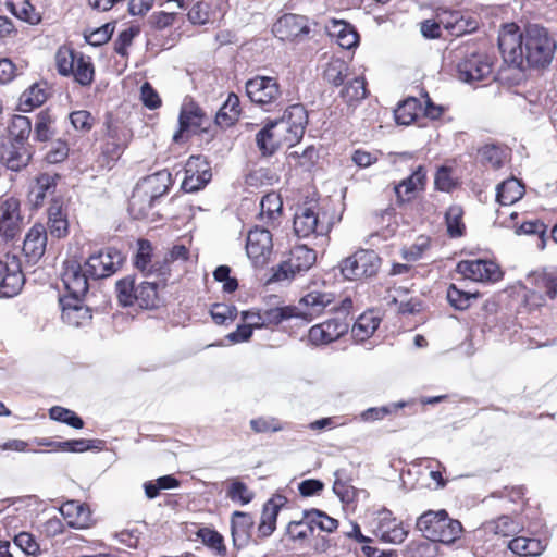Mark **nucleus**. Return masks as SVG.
I'll use <instances>...</instances> for the list:
<instances>
[{
	"label": "nucleus",
	"instance_id": "nucleus-21",
	"mask_svg": "<svg viewBox=\"0 0 557 557\" xmlns=\"http://www.w3.org/2000/svg\"><path fill=\"white\" fill-rule=\"evenodd\" d=\"M33 152L28 145L15 140H8L0 148V161L11 171H20L25 168Z\"/></svg>",
	"mask_w": 557,
	"mask_h": 557
},
{
	"label": "nucleus",
	"instance_id": "nucleus-22",
	"mask_svg": "<svg viewBox=\"0 0 557 557\" xmlns=\"http://www.w3.org/2000/svg\"><path fill=\"white\" fill-rule=\"evenodd\" d=\"M81 299L82 297L60 298L62 320L64 323L74 327L83 326L91 319L89 308L84 306Z\"/></svg>",
	"mask_w": 557,
	"mask_h": 557
},
{
	"label": "nucleus",
	"instance_id": "nucleus-8",
	"mask_svg": "<svg viewBox=\"0 0 557 557\" xmlns=\"http://www.w3.org/2000/svg\"><path fill=\"white\" fill-rule=\"evenodd\" d=\"M332 222L325 213H320L313 207L299 208L294 216V231L299 238H307L314 235L323 243L327 242V234L331 232Z\"/></svg>",
	"mask_w": 557,
	"mask_h": 557
},
{
	"label": "nucleus",
	"instance_id": "nucleus-26",
	"mask_svg": "<svg viewBox=\"0 0 557 557\" xmlns=\"http://www.w3.org/2000/svg\"><path fill=\"white\" fill-rule=\"evenodd\" d=\"M157 200L137 184L128 200V212L137 220L149 219L154 214L153 207Z\"/></svg>",
	"mask_w": 557,
	"mask_h": 557
},
{
	"label": "nucleus",
	"instance_id": "nucleus-48",
	"mask_svg": "<svg viewBox=\"0 0 557 557\" xmlns=\"http://www.w3.org/2000/svg\"><path fill=\"white\" fill-rule=\"evenodd\" d=\"M8 8L13 15L22 21L33 25L40 22V15L27 0H12L8 3Z\"/></svg>",
	"mask_w": 557,
	"mask_h": 557
},
{
	"label": "nucleus",
	"instance_id": "nucleus-11",
	"mask_svg": "<svg viewBox=\"0 0 557 557\" xmlns=\"http://www.w3.org/2000/svg\"><path fill=\"white\" fill-rule=\"evenodd\" d=\"M123 262L122 253L114 248H107L91 253L85 261L86 272L94 280L114 274Z\"/></svg>",
	"mask_w": 557,
	"mask_h": 557
},
{
	"label": "nucleus",
	"instance_id": "nucleus-37",
	"mask_svg": "<svg viewBox=\"0 0 557 557\" xmlns=\"http://www.w3.org/2000/svg\"><path fill=\"white\" fill-rule=\"evenodd\" d=\"M368 95L367 83L363 77H355L348 81L339 92L341 98L349 107H355Z\"/></svg>",
	"mask_w": 557,
	"mask_h": 557
},
{
	"label": "nucleus",
	"instance_id": "nucleus-9",
	"mask_svg": "<svg viewBox=\"0 0 557 557\" xmlns=\"http://www.w3.org/2000/svg\"><path fill=\"white\" fill-rule=\"evenodd\" d=\"M381 268L380 256L371 249H359L339 263L342 275L346 280L372 277Z\"/></svg>",
	"mask_w": 557,
	"mask_h": 557
},
{
	"label": "nucleus",
	"instance_id": "nucleus-10",
	"mask_svg": "<svg viewBox=\"0 0 557 557\" xmlns=\"http://www.w3.org/2000/svg\"><path fill=\"white\" fill-rule=\"evenodd\" d=\"M317 260V253L306 245H299L290 250L288 260L281 263L273 273L271 281L282 282L293 278L296 273L309 270Z\"/></svg>",
	"mask_w": 557,
	"mask_h": 557
},
{
	"label": "nucleus",
	"instance_id": "nucleus-33",
	"mask_svg": "<svg viewBox=\"0 0 557 557\" xmlns=\"http://www.w3.org/2000/svg\"><path fill=\"white\" fill-rule=\"evenodd\" d=\"M58 174L41 173L36 178V184L32 188L29 198L35 206L42 205L48 195H53L57 188Z\"/></svg>",
	"mask_w": 557,
	"mask_h": 557
},
{
	"label": "nucleus",
	"instance_id": "nucleus-57",
	"mask_svg": "<svg viewBox=\"0 0 557 557\" xmlns=\"http://www.w3.org/2000/svg\"><path fill=\"white\" fill-rule=\"evenodd\" d=\"M226 496L233 503L247 505L252 500L253 493L249 491L248 486L244 482L239 480H233L226 490Z\"/></svg>",
	"mask_w": 557,
	"mask_h": 557
},
{
	"label": "nucleus",
	"instance_id": "nucleus-31",
	"mask_svg": "<svg viewBox=\"0 0 557 557\" xmlns=\"http://www.w3.org/2000/svg\"><path fill=\"white\" fill-rule=\"evenodd\" d=\"M143 189L159 199L161 196L168 193L172 185L171 173L166 170L158 171L151 175L146 176L139 183H137Z\"/></svg>",
	"mask_w": 557,
	"mask_h": 557
},
{
	"label": "nucleus",
	"instance_id": "nucleus-1",
	"mask_svg": "<svg viewBox=\"0 0 557 557\" xmlns=\"http://www.w3.org/2000/svg\"><path fill=\"white\" fill-rule=\"evenodd\" d=\"M308 124V113L300 104L287 107L281 119L270 121L256 135V143L264 156L273 154L281 146L293 147L305 134Z\"/></svg>",
	"mask_w": 557,
	"mask_h": 557
},
{
	"label": "nucleus",
	"instance_id": "nucleus-44",
	"mask_svg": "<svg viewBox=\"0 0 557 557\" xmlns=\"http://www.w3.org/2000/svg\"><path fill=\"white\" fill-rule=\"evenodd\" d=\"M136 300L141 308H154L158 304V284L156 282H146L137 284L136 286Z\"/></svg>",
	"mask_w": 557,
	"mask_h": 557
},
{
	"label": "nucleus",
	"instance_id": "nucleus-46",
	"mask_svg": "<svg viewBox=\"0 0 557 557\" xmlns=\"http://www.w3.org/2000/svg\"><path fill=\"white\" fill-rule=\"evenodd\" d=\"M304 518L309 521L312 527V531L314 528H318L321 531L331 533L338 527V521L336 519L319 509L304 510Z\"/></svg>",
	"mask_w": 557,
	"mask_h": 557
},
{
	"label": "nucleus",
	"instance_id": "nucleus-43",
	"mask_svg": "<svg viewBox=\"0 0 557 557\" xmlns=\"http://www.w3.org/2000/svg\"><path fill=\"white\" fill-rule=\"evenodd\" d=\"M348 64L344 60L335 58L326 63L323 76L327 83L338 87L344 84L345 78L348 75Z\"/></svg>",
	"mask_w": 557,
	"mask_h": 557
},
{
	"label": "nucleus",
	"instance_id": "nucleus-36",
	"mask_svg": "<svg viewBox=\"0 0 557 557\" xmlns=\"http://www.w3.org/2000/svg\"><path fill=\"white\" fill-rule=\"evenodd\" d=\"M524 195V186L515 178H508L497 186L496 198L503 206H509L520 200Z\"/></svg>",
	"mask_w": 557,
	"mask_h": 557
},
{
	"label": "nucleus",
	"instance_id": "nucleus-34",
	"mask_svg": "<svg viewBox=\"0 0 557 557\" xmlns=\"http://www.w3.org/2000/svg\"><path fill=\"white\" fill-rule=\"evenodd\" d=\"M546 541L534 537L518 536L509 541L508 548L520 556H539L546 548Z\"/></svg>",
	"mask_w": 557,
	"mask_h": 557
},
{
	"label": "nucleus",
	"instance_id": "nucleus-51",
	"mask_svg": "<svg viewBox=\"0 0 557 557\" xmlns=\"http://www.w3.org/2000/svg\"><path fill=\"white\" fill-rule=\"evenodd\" d=\"M196 534L201 540L202 544L216 555L224 556L226 554L224 539L218 531L210 528H200Z\"/></svg>",
	"mask_w": 557,
	"mask_h": 557
},
{
	"label": "nucleus",
	"instance_id": "nucleus-20",
	"mask_svg": "<svg viewBox=\"0 0 557 557\" xmlns=\"http://www.w3.org/2000/svg\"><path fill=\"white\" fill-rule=\"evenodd\" d=\"M348 329L349 323L345 319L333 318L313 325L308 337L313 345H326L346 334Z\"/></svg>",
	"mask_w": 557,
	"mask_h": 557
},
{
	"label": "nucleus",
	"instance_id": "nucleus-3",
	"mask_svg": "<svg viewBox=\"0 0 557 557\" xmlns=\"http://www.w3.org/2000/svg\"><path fill=\"white\" fill-rule=\"evenodd\" d=\"M523 57L534 69H545L554 60L557 40L556 35L539 25H529L523 38Z\"/></svg>",
	"mask_w": 557,
	"mask_h": 557
},
{
	"label": "nucleus",
	"instance_id": "nucleus-24",
	"mask_svg": "<svg viewBox=\"0 0 557 557\" xmlns=\"http://www.w3.org/2000/svg\"><path fill=\"white\" fill-rule=\"evenodd\" d=\"M47 232L42 224H35L26 234L23 251L29 263H36L45 253Z\"/></svg>",
	"mask_w": 557,
	"mask_h": 557
},
{
	"label": "nucleus",
	"instance_id": "nucleus-41",
	"mask_svg": "<svg viewBox=\"0 0 557 557\" xmlns=\"http://www.w3.org/2000/svg\"><path fill=\"white\" fill-rule=\"evenodd\" d=\"M447 234L450 238L463 236L466 225L463 223V209L459 205H451L445 212Z\"/></svg>",
	"mask_w": 557,
	"mask_h": 557
},
{
	"label": "nucleus",
	"instance_id": "nucleus-7",
	"mask_svg": "<svg viewBox=\"0 0 557 557\" xmlns=\"http://www.w3.org/2000/svg\"><path fill=\"white\" fill-rule=\"evenodd\" d=\"M106 134L101 146V152L108 163L116 161L128 147L133 131L121 119L108 114L104 122Z\"/></svg>",
	"mask_w": 557,
	"mask_h": 557
},
{
	"label": "nucleus",
	"instance_id": "nucleus-45",
	"mask_svg": "<svg viewBox=\"0 0 557 557\" xmlns=\"http://www.w3.org/2000/svg\"><path fill=\"white\" fill-rule=\"evenodd\" d=\"M282 200L275 193L267 194L260 201V216L269 222H275L282 213Z\"/></svg>",
	"mask_w": 557,
	"mask_h": 557
},
{
	"label": "nucleus",
	"instance_id": "nucleus-25",
	"mask_svg": "<svg viewBox=\"0 0 557 557\" xmlns=\"http://www.w3.org/2000/svg\"><path fill=\"white\" fill-rule=\"evenodd\" d=\"M226 4V0H213V3L199 1L189 10L188 20L197 25L213 22L223 15Z\"/></svg>",
	"mask_w": 557,
	"mask_h": 557
},
{
	"label": "nucleus",
	"instance_id": "nucleus-14",
	"mask_svg": "<svg viewBox=\"0 0 557 557\" xmlns=\"http://www.w3.org/2000/svg\"><path fill=\"white\" fill-rule=\"evenodd\" d=\"M309 20L304 15L285 14L273 25L272 32L282 41H302L310 33Z\"/></svg>",
	"mask_w": 557,
	"mask_h": 557
},
{
	"label": "nucleus",
	"instance_id": "nucleus-64",
	"mask_svg": "<svg viewBox=\"0 0 557 557\" xmlns=\"http://www.w3.org/2000/svg\"><path fill=\"white\" fill-rule=\"evenodd\" d=\"M430 247L428 237H419L411 246L401 249V257L408 262H414L422 258Z\"/></svg>",
	"mask_w": 557,
	"mask_h": 557
},
{
	"label": "nucleus",
	"instance_id": "nucleus-32",
	"mask_svg": "<svg viewBox=\"0 0 557 557\" xmlns=\"http://www.w3.org/2000/svg\"><path fill=\"white\" fill-rule=\"evenodd\" d=\"M329 33L336 37L338 45L344 49H352L358 45V33L352 25L345 21L333 20L329 26Z\"/></svg>",
	"mask_w": 557,
	"mask_h": 557
},
{
	"label": "nucleus",
	"instance_id": "nucleus-27",
	"mask_svg": "<svg viewBox=\"0 0 557 557\" xmlns=\"http://www.w3.org/2000/svg\"><path fill=\"white\" fill-rule=\"evenodd\" d=\"M60 512L67 520L69 525L75 529L88 528L91 522L89 507L78 500L64 503L60 508Z\"/></svg>",
	"mask_w": 557,
	"mask_h": 557
},
{
	"label": "nucleus",
	"instance_id": "nucleus-35",
	"mask_svg": "<svg viewBox=\"0 0 557 557\" xmlns=\"http://www.w3.org/2000/svg\"><path fill=\"white\" fill-rule=\"evenodd\" d=\"M425 181V170L423 166L418 169L407 178L403 180L395 186V194L397 199L401 202L408 201L411 195L419 188H422Z\"/></svg>",
	"mask_w": 557,
	"mask_h": 557
},
{
	"label": "nucleus",
	"instance_id": "nucleus-15",
	"mask_svg": "<svg viewBox=\"0 0 557 557\" xmlns=\"http://www.w3.org/2000/svg\"><path fill=\"white\" fill-rule=\"evenodd\" d=\"M206 120L202 109L197 103L194 101L184 103L178 116L180 128L173 135V140L181 143L185 137H188L189 133L196 134L200 131H205Z\"/></svg>",
	"mask_w": 557,
	"mask_h": 557
},
{
	"label": "nucleus",
	"instance_id": "nucleus-63",
	"mask_svg": "<svg viewBox=\"0 0 557 557\" xmlns=\"http://www.w3.org/2000/svg\"><path fill=\"white\" fill-rule=\"evenodd\" d=\"M547 231V226L540 220H532L523 222L517 230V234H525V235H537L539 244L537 247L540 249H544L546 238L545 234Z\"/></svg>",
	"mask_w": 557,
	"mask_h": 557
},
{
	"label": "nucleus",
	"instance_id": "nucleus-6",
	"mask_svg": "<svg viewBox=\"0 0 557 557\" xmlns=\"http://www.w3.org/2000/svg\"><path fill=\"white\" fill-rule=\"evenodd\" d=\"M245 87L251 102L264 111H274L284 102L281 86L275 77L257 75L248 79Z\"/></svg>",
	"mask_w": 557,
	"mask_h": 557
},
{
	"label": "nucleus",
	"instance_id": "nucleus-54",
	"mask_svg": "<svg viewBox=\"0 0 557 557\" xmlns=\"http://www.w3.org/2000/svg\"><path fill=\"white\" fill-rule=\"evenodd\" d=\"M52 123L53 120L47 111L38 113L34 127V139L40 143L50 140L55 134Z\"/></svg>",
	"mask_w": 557,
	"mask_h": 557
},
{
	"label": "nucleus",
	"instance_id": "nucleus-4",
	"mask_svg": "<svg viewBox=\"0 0 557 557\" xmlns=\"http://www.w3.org/2000/svg\"><path fill=\"white\" fill-rule=\"evenodd\" d=\"M416 528L428 540L443 544H453L463 531L460 521L448 516L445 509L428 510L420 515Z\"/></svg>",
	"mask_w": 557,
	"mask_h": 557
},
{
	"label": "nucleus",
	"instance_id": "nucleus-52",
	"mask_svg": "<svg viewBox=\"0 0 557 557\" xmlns=\"http://www.w3.org/2000/svg\"><path fill=\"white\" fill-rule=\"evenodd\" d=\"M486 530L503 536H510L520 530V523L508 515H503L485 524Z\"/></svg>",
	"mask_w": 557,
	"mask_h": 557
},
{
	"label": "nucleus",
	"instance_id": "nucleus-47",
	"mask_svg": "<svg viewBox=\"0 0 557 557\" xmlns=\"http://www.w3.org/2000/svg\"><path fill=\"white\" fill-rule=\"evenodd\" d=\"M81 55V52H76L69 47H60L55 53V65L59 74L70 76L74 72V65Z\"/></svg>",
	"mask_w": 557,
	"mask_h": 557
},
{
	"label": "nucleus",
	"instance_id": "nucleus-55",
	"mask_svg": "<svg viewBox=\"0 0 557 557\" xmlns=\"http://www.w3.org/2000/svg\"><path fill=\"white\" fill-rule=\"evenodd\" d=\"M446 297L453 308L466 310L470 307L471 301L478 298V294L465 292L457 288L455 284H451L447 288Z\"/></svg>",
	"mask_w": 557,
	"mask_h": 557
},
{
	"label": "nucleus",
	"instance_id": "nucleus-16",
	"mask_svg": "<svg viewBox=\"0 0 557 557\" xmlns=\"http://www.w3.org/2000/svg\"><path fill=\"white\" fill-rule=\"evenodd\" d=\"M20 201L15 197L0 198V236L13 239L21 232Z\"/></svg>",
	"mask_w": 557,
	"mask_h": 557
},
{
	"label": "nucleus",
	"instance_id": "nucleus-53",
	"mask_svg": "<svg viewBox=\"0 0 557 557\" xmlns=\"http://www.w3.org/2000/svg\"><path fill=\"white\" fill-rule=\"evenodd\" d=\"M150 258H151V245L148 240H139L138 242V250L135 256V267L140 271H148L149 273L153 271H160L162 275H164L168 271L166 268H159L154 269L156 264L151 265L150 268Z\"/></svg>",
	"mask_w": 557,
	"mask_h": 557
},
{
	"label": "nucleus",
	"instance_id": "nucleus-40",
	"mask_svg": "<svg viewBox=\"0 0 557 557\" xmlns=\"http://www.w3.org/2000/svg\"><path fill=\"white\" fill-rule=\"evenodd\" d=\"M421 109V102L417 98H407L394 111L396 123L406 126L410 125L417 120Z\"/></svg>",
	"mask_w": 557,
	"mask_h": 557
},
{
	"label": "nucleus",
	"instance_id": "nucleus-56",
	"mask_svg": "<svg viewBox=\"0 0 557 557\" xmlns=\"http://www.w3.org/2000/svg\"><path fill=\"white\" fill-rule=\"evenodd\" d=\"M136 283L132 276H126L116 282V294L123 307L133 306L136 300Z\"/></svg>",
	"mask_w": 557,
	"mask_h": 557
},
{
	"label": "nucleus",
	"instance_id": "nucleus-19",
	"mask_svg": "<svg viewBox=\"0 0 557 557\" xmlns=\"http://www.w3.org/2000/svg\"><path fill=\"white\" fill-rule=\"evenodd\" d=\"M90 276L76 260H66L63 265L62 282L69 292V297H84L88 292Z\"/></svg>",
	"mask_w": 557,
	"mask_h": 557
},
{
	"label": "nucleus",
	"instance_id": "nucleus-13",
	"mask_svg": "<svg viewBox=\"0 0 557 557\" xmlns=\"http://www.w3.org/2000/svg\"><path fill=\"white\" fill-rule=\"evenodd\" d=\"M523 38L519 27L511 23L503 27L498 36V47L506 62L519 66L523 62Z\"/></svg>",
	"mask_w": 557,
	"mask_h": 557
},
{
	"label": "nucleus",
	"instance_id": "nucleus-38",
	"mask_svg": "<svg viewBox=\"0 0 557 557\" xmlns=\"http://www.w3.org/2000/svg\"><path fill=\"white\" fill-rule=\"evenodd\" d=\"M239 113V98L235 94H230L215 114V123L221 127H228L237 121Z\"/></svg>",
	"mask_w": 557,
	"mask_h": 557
},
{
	"label": "nucleus",
	"instance_id": "nucleus-2",
	"mask_svg": "<svg viewBox=\"0 0 557 557\" xmlns=\"http://www.w3.org/2000/svg\"><path fill=\"white\" fill-rule=\"evenodd\" d=\"M334 294L320 290H312L305 295L298 306L275 307L262 310L264 326L277 325L290 318H301L310 322L320 317L329 307L335 308Z\"/></svg>",
	"mask_w": 557,
	"mask_h": 557
},
{
	"label": "nucleus",
	"instance_id": "nucleus-61",
	"mask_svg": "<svg viewBox=\"0 0 557 557\" xmlns=\"http://www.w3.org/2000/svg\"><path fill=\"white\" fill-rule=\"evenodd\" d=\"M286 534L294 542H304L312 536L313 531L309 521L302 517L299 521L288 523Z\"/></svg>",
	"mask_w": 557,
	"mask_h": 557
},
{
	"label": "nucleus",
	"instance_id": "nucleus-29",
	"mask_svg": "<svg viewBox=\"0 0 557 557\" xmlns=\"http://www.w3.org/2000/svg\"><path fill=\"white\" fill-rule=\"evenodd\" d=\"M285 503L286 498L283 495H275L264 504L261 521L258 527L260 536L268 537L273 533L276 527L278 511Z\"/></svg>",
	"mask_w": 557,
	"mask_h": 557
},
{
	"label": "nucleus",
	"instance_id": "nucleus-23",
	"mask_svg": "<svg viewBox=\"0 0 557 557\" xmlns=\"http://www.w3.org/2000/svg\"><path fill=\"white\" fill-rule=\"evenodd\" d=\"M388 510L380 512L379 523L375 528V534L386 543L399 544L407 537V530L395 518L391 517Z\"/></svg>",
	"mask_w": 557,
	"mask_h": 557
},
{
	"label": "nucleus",
	"instance_id": "nucleus-50",
	"mask_svg": "<svg viewBox=\"0 0 557 557\" xmlns=\"http://www.w3.org/2000/svg\"><path fill=\"white\" fill-rule=\"evenodd\" d=\"M10 140L26 144L32 132V122L29 117L24 115H14L9 126Z\"/></svg>",
	"mask_w": 557,
	"mask_h": 557
},
{
	"label": "nucleus",
	"instance_id": "nucleus-5",
	"mask_svg": "<svg viewBox=\"0 0 557 557\" xmlns=\"http://www.w3.org/2000/svg\"><path fill=\"white\" fill-rule=\"evenodd\" d=\"M459 81L472 84L492 75V62L475 45H461L451 52Z\"/></svg>",
	"mask_w": 557,
	"mask_h": 557
},
{
	"label": "nucleus",
	"instance_id": "nucleus-59",
	"mask_svg": "<svg viewBox=\"0 0 557 557\" xmlns=\"http://www.w3.org/2000/svg\"><path fill=\"white\" fill-rule=\"evenodd\" d=\"M49 417L74 429H82L84 426V421L74 411L61 406L50 408Z\"/></svg>",
	"mask_w": 557,
	"mask_h": 557
},
{
	"label": "nucleus",
	"instance_id": "nucleus-12",
	"mask_svg": "<svg viewBox=\"0 0 557 557\" xmlns=\"http://www.w3.org/2000/svg\"><path fill=\"white\" fill-rule=\"evenodd\" d=\"M456 271L465 278L481 283H496L504 275L496 262L483 259L461 260L457 263Z\"/></svg>",
	"mask_w": 557,
	"mask_h": 557
},
{
	"label": "nucleus",
	"instance_id": "nucleus-58",
	"mask_svg": "<svg viewBox=\"0 0 557 557\" xmlns=\"http://www.w3.org/2000/svg\"><path fill=\"white\" fill-rule=\"evenodd\" d=\"M45 100V91L35 85L22 94L20 98V108L25 112L32 111L34 108L41 106Z\"/></svg>",
	"mask_w": 557,
	"mask_h": 557
},
{
	"label": "nucleus",
	"instance_id": "nucleus-42",
	"mask_svg": "<svg viewBox=\"0 0 557 557\" xmlns=\"http://www.w3.org/2000/svg\"><path fill=\"white\" fill-rule=\"evenodd\" d=\"M529 281L537 287L544 288L550 299L557 297V268L534 272L529 275Z\"/></svg>",
	"mask_w": 557,
	"mask_h": 557
},
{
	"label": "nucleus",
	"instance_id": "nucleus-60",
	"mask_svg": "<svg viewBox=\"0 0 557 557\" xmlns=\"http://www.w3.org/2000/svg\"><path fill=\"white\" fill-rule=\"evenodd\" d=\"M437 542L431 540H422L412 542L407 548L408 557H436L438 553Z\"/></svg>",
	"mask_w": 557,
	"mask_h": 557
},
{
	"label": "nucleus",
	"instance_id": "nucleus-28",
	"mask_svg": "<svg viewBox=\"0 0 557 557\" xmlns=\"http://www.w3.org/2000/svg\"><path fill=\"white\" fill-rule=\"evenodd\" d=\"M200 157H190L185 166V177L182 182V188L186 193H194L202 187L211 180V173L205 169L200 173L198 171V162Z\"/></svg>",
	"mask_w": 557,
	"mask_h": 557
},
{
	"label": "nucleus",
	"instance_id": "nucleus-62",
	"mask_svg": "<svg viewBox=\"0 0 557 557\" xmlns=\"http://www.w3.org/2000/svg\"><path fill=\"white\" fill-rule=\"evenodd\" d=\"M451 18H454V21L447 22L445 27L449 29L453 35L460 36L478 28V22L475 20L466 18L459 13L451 15Z\"/></svg>",
	"mask_w": 557,
	"mask_h": 557
},
{
	"label": "nucleus",
	"instance_id": "nucleus-17",
	"mask_svg": "<svg viewBox=\"0 0 557 557\" xmlns=\"http://www.w3.org/2000/svg\"><path fill=\"white\" fill-rule=\"evenodd\" d=\"M273 242L270 231L256 227L247 235L246 252L255 265H263L272 253Z\"/></svg>",
	"mask_w": 557,
	"mask_h": 557
},
{
	"label": "nucleus",
	"instance_id": "nucleus-18",
	"mask_svg": "<svg viewBox=\"0 0 557 557\" xmlns=\"http://www.w3.org/2000/svg\"><path fill=\"white\" fill-rule=\"evenodd\" d=\"M25 282L20 261L12 257L7 261L0 260V297L17 295Z\"/></svg>",
	"mask_w": 557,
	"mask_h": 557
},
{
	"label": "nucleus",
	"instance_id": "nucleus-30",
	"mask_svg": "<svg viewBox=\"0 0 557 557\" xmlns=\"http://www.w3.org/2000/svg\"><path fill=\"white\" fill-rule=\"evenodd\" d=\"M252 527L253 519L251 515L243 511L233 512L231 519V530L233 543L236 547L240 548L248 544Z\"/></svg>",
	"mask_w": 557,
	"mask_h": 557
},
{
	"label": "nucleus",
	"instance_id": "nucleus-39",
	"mask_svg": "<svg viewBox=\"0 0 557 557\" xmlns=\"http://www.w3.org/2000/svg\"><path fill=\"white\" fill-rule=\"evenodd\" d=\"M380 319L372 312L361 314L351 327V335L357 342L369 338L379 327Z\"/></svg>",
	"mask_w": 557,
	"mask_h": 557
},
{
	"label": "nucleus",
	"instance_id": "nucleus-49",
	"mask_svg": "<svg viewBox=\"0 0 557 557\" xmlns=\"http://www.w3.org/2000/svg\"><path fill=\"white\" fill-rule=\"evenodd\" d=\"M75 82L82 86H88L92 83L95 76V69L90 57L82 53L74 65V72L71 73Z\"/></svg>",
	"mask_w": 557,
	"mask_h": 557
}]
</instances>
